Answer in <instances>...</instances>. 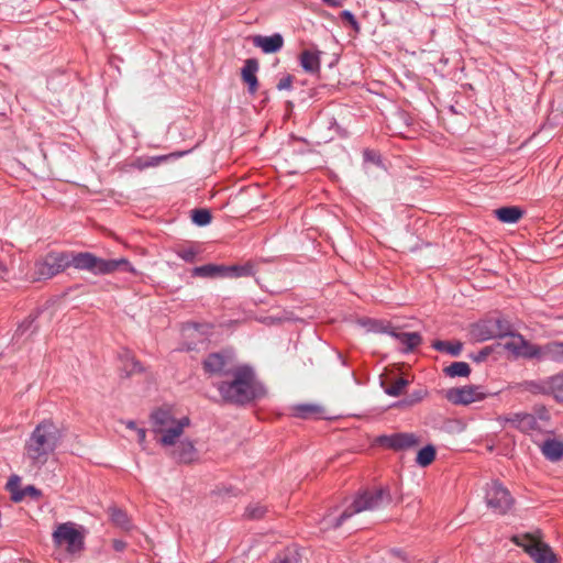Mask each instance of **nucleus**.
Here are the masks:
<instances>
[{
	"label": "nucleus",
	"instance_id": "obj_1",
	"mask_svg": "<svg viewBox=\"0 0 563 563\" xmlns=\"http://www.w3.org/2000/svg\"><path fill=\"white\" fill-rule=\"evenodd\" d=\"M223 401L245 405L265 395V389L249 366H235L223 380L214 384Z\"/></svg>",
	"mask_w": 563,
	"mask_h": 563
},
{
	"label": "nucleus",
	"instance_id": "obj_2",
	"mask_svg": "<svg viewBox=\"0 0 563 563\" xmlns=\"http://www.w3.org/2000/svg\"><path fill=\"white\" fill-rule=\"evenodd\" d=\"M62 431L52 420H43L25 442L24 454L33 465L46 463L62 440Z\"/></svg>",
	"mask_w": 563,
	"mask_h": 563
},
{
	"label": "nucleus",
	"instance_id": "obj_3",
	"mask_svg": "<svg viewBox=\"0 0 563 563\" xmlns=\"http://www.w3.org/2000/svg\"><path fill=\"white\" fill-rule=\"evenodd\" d=\"M150 423L156 442L163 448H169L177 444L185 429L190 426V419L187 416L177 418L172 408L161 407L151 413Z\"/></svg>",
	"mask_w": 563,
	"mask_h": 563
},
{
	"label": "nucleus",
	"instance_id": "obj_4",
	"mask_svg": "<svg viewBox=\"0 0 563 563\" xmlns=\"http://www.w3.org/2000/svg\"><path fill=\"white\" fill-rule=\"evenodd\" d=\"M69 266L93 275H108L118 271L136 273L126 258L104 260L89 252L68 253Z\"/></svg>",
	"mask_w": 563,
	"mask_h": 563
},
{
	"label": "nucleus",
	"instance_id": "obj_5",
	"mask_svg": "<svg viewBox=\"0 0 563 563\" xmlns=\"http://www.w3.org/2000/svg\"><path fill=\"white\" fill-rule=\"evenodd\" d=\"M389 503L390 495L389 492L385 488L364 490L362 494L355 497L351 506L347 507L339 518H336L333 522L329 518H324L323 523L325 528H338L343 523L344 520L351 518L355 514L366 510H375Z\"/></svg>",
	"mask_w": 563,
	"mask_h": 563
},
{
	"label": "nucleus",
	"instance_id": "obj_6",
	"mask_svg": "<svg viewBox=\"0 0 563 563\" xmlns=\"http://www.w3.org/2000/svg\"><path fill=\"white\" fill-rule=\"evenodd\" d=\"M86 530L73 521L59 523L52 533L56 548L64 549L65 555L77 559L85 550Z\"/></svg>",
	"mask_w": 563,
	"mask_h": 563
},
{
	"label": "nucleus",
	"instance_id": "obj_7",
	"mask_svg": "<svg viewBox=\"0 0 563 563\" xmlns=\"http://www.w3.org/2000/svg\"><path fill=\"white\" fill-rule=\"evenodd\" d=\"M68 267V253L51 252L34 263V280L49 279Z\"/></svg>",
	"mask_w": 563,
	"mask_h": 563
},
{
	"label": "nucleus",
	"instance_id": "obj_8",
	"mask_svg": "<svg viewBox=\"0 0 563 563\" xmlns=\"http://www.w3.org/2000/svg\"><path fill=\"white\" fill-rule=\"evenodd\" d=\"M485 498L487 506L499 515H505L514 505L509 490L497 482L487 486Z\"/></svg>",
	"mask_w": 563,
	"mask_h": 563
},
{
	"label": "nucleus",
	"instance_id": "obj_9",
	"mask_svg": "<svg viewBox=\"0 0 563 563\" xmlns=\"http://www.w3.org/2000/svg\"><path fill=\"white\" fill-rule=\"evenodd\" d=\"M487 396L488 394L483 390V387L476 385L450 388L445 395L450 402L463 406L484 400Z\"/></svg>",
	"mask_w": 563,
	"mask_h": 563
},
{
	"label": "nucleus",
	"instance_id": "obj_10",
	"mask_svg": "<svg viewBox=\"0 0 563 563\" xmlns=\"http://www.w3.org/2000/svg\"><path fill=\"white\" fill-rule=\"evenodd\" d=\"M375 443L394 451H405L418 445L420 440L415 433L398 432L389 435H379L376 438Z\"/></svg>",
	"mask_w": 563,
	"mask_h": 563
},
{
	"label": "nucleus",
	"instance_id": "obj_11",
	"mask_svg": "<svg viewBox=\"0 0 563 563\" xmlns=\"http://www.w3.org/2000/svg\"><path fill=\"white\" fill-rule=\"evenodd\" d=\"M242 271H243V268H240L236 266L207 264V265L195 267L192 269V276H198V277H203V278L227 276L229 274H234V276H241Z\"/></svg>",
	"mask_w": 563,
	"mask_h": 563
},
{
	"label": "nucleus",
	"instance_id": "obj_12",
	"mask_svg": "<svg viewBox=\"0 0 563 563\" xmlns=\"http://www.w3.org/2000/svg\"><path fill=\"white\" fill-rule=\"evenodd\" d=\"M170 455L179 463H192L198 459V451L189 439H179L175 446H170Z\"/></svg>",
	"mask_w": 563,
	"mask_h": 563
},
{
	"label": "nucleus",
	"instance_id": "obj_13",
	"mask_svg": "<svg viewBox=\"0 0 563 563\" xmlns=\"http://www.w3.org/2000/svg\"><path fill=\"white\" fill-rule=\"evenodd\" d=\"M234 367L235 366L230 365L228 360L220 353H212L203 361V368L206 372L222 377H227L228 372Z\"/></svg>",
	"mask_w": 563,
	"mask_h": 563
},
{
	"label": "nucleus",
	"instance_id": "obj_14",
	"mask_svg": "<svg viewBox=\"0 0 563 563\" xmlns=\"http://www.w3.org/2000/svg\"><path fill=\"white\" fill-rule=\"evenodd\" d=\"M379 331L386 332L393 338L397 339L401 344L406 346L404 350L405 352L415 350L422 342V338L418 332H397L390 329L389 325H382Z\"/></svg>",
	"mask_w": 563,
	"mask_h": 563
},
{
	"label": "nucleus",
	"instance_id": "obj_15",
	"mask_svg": "<svg viewBox=\"0 0 563 563\" xmlns=\"http://www.w3.org/2000/svg\"><path fill=\"white\" fill-rule=\"evenodd\" d=\"M253 44L260 47L264 53L272 54L282 49L284 38L279 33H275L271 36L255 35L253 37Z\"/></svg>",
	"mask_w": 563,
	"mask_h": 563
},
{
	"label": "nucleus",
	"instance_id": "obj_16",
	"mask_svg": "<svg viewBox=\"0 0 563 563\" xmlns=\"http://www.w3.org/2000/svg\"><path fill=\"white\" fill-rule=\"evenodd\" d=\"M258 70V62L255 58H247L241 70L242 80L249 86V92L254 95L258 88L256 73Z\"/></svg>",
	"mask_w": 563,
	"mask_h": 563
},
{
	"label": "nucleus",
	"instance_id": "obj_17",
	"mask_svg": "<svg viewBox=\"0 0 563 563\" xmlns=\"http://www.w3.org/2000/svg\"><path fill=\"white\" fill-rule=\"evenodd\" d=\"M544 457L551 462L563 459V442L556 439H548L540 446Z\"/></svg>",
	"mask_w": 563,
	"mask_h": 563
},
{
	"label": "nucleus",
	"instance_id": "obj_18",
	"mask_svg": "<svg viewBox=\"0 0 563 563\" xmlns=\"http://www.w3.org/2000/svg\"><path fill=\"white\" fill-rule=\"evenodd\" d=\"M300 65L307 73L316 74L320 70V53L306 49L300 54Z\"/></svg>",
	"mask_w": 563,
	"mask_h": 563
},
{
	"label": "nucleus",
	"instance_id": "obj_19",
	"mask_svg": "<svg viewBox=\"0 0 563 563\" xmlns=\"http://www.w3.org/2000/svg\"><path fill=\"white\" fill-rule=\"evenodd\" d=\"M540 539V532H538V536L533 533H523L511 537V541L516 545L523 548V550L528 554H530L534 550V548L541 542Z\"/></svg>",
	"mask_w": 563,
	"mask_h": 563
},
{
	"label": "nucleus",
	"instance_id": "obj_20",
	"mask_svg": "<svg viewBox=\"0 0 563 563\" xmlns=\"http://www.w3.org/2000/svg\"><path fill=\"white\" fill-rule=\"evenodd\" d=\"M497 219L504 223H516L518 222L522 216L523 211L519 207H503L494 210Z\"/></svg>",
	"mask_w": 563,
	"mask_h": 563
},
{
	"label": "nucleus",
	"instance_id": "obj_21",
	"mask_svg": "<svg viewBox=\"0 0 563 563\" xmlns=\"http://www.w3.org/2000/svg\"><path fill=\"white\" fill-rule=\"evenodd\" d=\"M536 563H556V559L551 548L542 541L529 554Z\"/></svg>",
	"mask_w": 563,
	"mask_h": 563
},
{
	"label": "nucleus",
	"instance_id": "obj_22",
	"mask_svg": "<svg viewBox=\"0 0 563 563\" xmlns=\"http://www.w3.org/2000/svg\"><path fill=\"white\" fill-rule=\"evenodd\" d=\"M108 512L113 525L125 531L132 529L131 520L125 511L113 506L108 509Z\"/></svg>",
	"mask_w": 563,
	"mask_h": 563
},
{
	"label": "nucleus",
	"instance_id": "obj_23",
	"mask_svg": "<svg viewBox=\"0 0 563 563\" xmlns=\"http://www.w3.org/2000/svg\"><path fill=\"white\" fill-rule=\"evenodd\" d=\"M543 360L563 362V342H549L543 345Z\"/></svg>",
	"mask_w": 563,
	"mask_h": 563
},
{
	"label": "nucleus",
	"instance_id": "obj_24",
	"mask_svg": "<svg viewBox=\"0 0 563 563\" xmlns=\"http://www.w3.org/2000/svg\"><path fill=\"white\" fill-rule=\"evenodd\" d=\"M521 350L518 357L543 360V345H536L527 340L520 341Z\"/></svg>",
	"mask_w": 563,
	"mask_h": 563
},
{
	"label": "nucleus",
	"instance_id": "obj_25",
	"mask_svg": "<svg viewBox=\"0 0 563 563\" xmlns=\"http://www.w3.org/2000/svg\"><path fill=\"white\" fill-rule=\"evenodd\" d=\"M443 372L449 377H467L471 374V367L466 362H453Z\"/></svg>",
	"mask_w": 563,
	"mask_h": 563
},
{
	"label": "nucleus",
	"instance_id": "obj_26",
	"mask_svg": "<svg viewBox=\"0 0 563 563\" xmlns=\"http://www.w3.org/2000/svg\"><path fill=\"white\" fill-rule=\"evenodd\" d=\"M522 386L526 390H529L533 394L550 395L551 391L550 377L542 380L525 382Z\"/></svg>",
	"mask_w": 563,
	"mask_h": 563
},
{
	"label": "nucleus",
	"instance_id": "obj_27",
	"mask_svg": "<svg viewBox=\"0 0 563 563\" xmlns=\"http://www.w3.org/2000/svg\"><path fill=\"white\" fill-rule=\"evenodd\" d=\"M295 417L307 419L322 413V408L317 405L303 404L294 407Z\"/></svg>",
	"mask_w": 563,
	"mask_h": 563
},
{
	"label": "nucleus",
	"instance_id": "obj_28",
	"mask_svg": "<svg viewBox=\"0 0 563 563\" xmlns=\"http://www.w3.org/2000/svg\"><path fill=\"white\" fill-rule=\"evenodd\" d=\"M432 346L440 352H446L452 356H459L462 352V343H451L448 341H435Z\"/></svg>",
	"mask_w": 563,
	"mask_h": 563
},
{
	"label": "nucleus",
	"instance_id": "obj_29",
	"mask_svg": "<svg viewBox=\"0 0 563 563\" xmlns=\"http://www.w3.org/2000/svg\"><path fill=\"white\" fill-rule=\"evenodd\" d=\"M435 459V449L432 445H427L422 448L416 457V462L418 465L426 467L430 465Z\"/></svg>",
	"mask_w": 563,
	"mask_h": 563
},
{
	"label": "nucleus",
	"instance_id": "obj_30",
	"mask_svg": "<svg viewBox=\"0 0 563 563\" xmlns=\"http://www.w3.org/2000/svg\"><path fill=\"white\" fill-rule=\"evenodd\" d=\"M520 431L523 433H530L531 431L540 430V423L537 422V417L529 412H522Z\"/></svg>",
	"mask_w": 563,
	"mask_h": 563
},
{
	"label": "nucleus",
	"instance_id": "obj_31",
	"mask_svg": "<svg viewBox=\"0 0 563 563\" xmlns=\"http://www.w3.org/2000/svg\"><path fill=\"white\" fill-rule=\"evenodd\" d=\"M122 372H124L125 376L129 377L133 374L143 372V367L139 361L126 354L123 361Z\"/></svg>",
	"mask_w": 563,
	"mask_h": 563
},
{
	"label": "nucleus",
	"instance_id": "obj_32",
	"mask_svg": "<svg viewBox=\"0 0 563 563\" xmlns=\"http://www.w3.org/2000/svg\"><path fill=\"white\" fill-rule=\"evenodd\" d=\"M408 385V380L400 377V378H397L395 380H393L389 385H385V393L389 396H394V397H397V396H400L406 386Z\"/></svg>",
	"mask_w": 563,
	"mask_h": 563
},
{
	"label": "nucleus",
	"instance_id": "obj_33",
	"mask_svg": "<svg viewBox=\"0 0 563 563\" xmlns=\"http://www.w3.org/2000/svg\"><path fill=\"white\" fill-rule=\"evenodd\" d=\"M550 395H552L559 402H563V375L550 377Z\"/></svg>",
	"mask_w": 563,
	"mask_h": 563
},
{
	"label": "nucleus",
	"instance_id": "obj_34",
	"mask_svg": "<svg viewBox=\"0 0 563 563\" xmlns=\"http://www.w3.org/2000/svg\"><path fill=\"white\" fill-rule=\"evenodd\" d=\"M192 222L197 225H207L211 222V213L208 209H194L191 211Z\"/></svg>",
	"mask_w": 563,
	"mask_h": 563
},
{
	"label": "nucleus",
	"instance_id": "obj_35",
	"mask_svg": "<svg viewBox=\"0 0 563 563\" xmlns=\"http://www.w3.org/2000/svg\"><path fill=\"white\" fill-rule=\"evenodd\" d=\"M266 511L267 509L265 506L260 504H251L246 507L244 516L252 520H258L265 516Z\"/></svg>",
	"mask_w": 563,
	"mask_h": 563
},
{
	"label": "nucleus",
	"instance_id": "obj_36",
	"mask_svg": "<svg viewBox=\"0 0 563 563\" xmlns=\"http://www.w3.org/2000/svg\"><path fill=\"white\" fill-rule=\"evenodd\" d=\"M523 340V336L520 334H511L510 338L505 342L504 347L518 357L521 350L520 341Z\"/></svg>",
	"mask_w": 563,
	"mask_h": 563
},
{
	"label": "nucleus",
	"instance_id": "obj_37",
	"mask_svg": "<svg viewBox=\"0 0 563 563\" xmlns=\"http://www.w3.org/2000/svg\"><path fill=\"white\" fill-rule=\"evenodd\" d=\"M167 159V156H154V157H150L145 161H139L135 166L140 169H144V168H147V167H154V166H157L159 163L164 162Z\"/></svg>",
	"mask_w": 563,
	"mask_h": 563
},
{
	"label": "nucleus",
	"instance_id": "obj_38",
	"mask_svg": "<svg viewBox=\"0 0 563 563\" xmlns=\"http://www.w3.org/2000/svg\"><path fill=\"white\" fill-rule=\"evenodd\" d=\"M537 417V422H549L550 413L544 406H536L533 409V413Z\"/></svg>",
	"mask_w": 563,
	"mask_h": 563
},
{
	"label": "nucleus",
	"instance_id": "obj_39",
	"mask_svg": "<svg viewBox=\"0 0 563 563\" xmlns=\"http://www.w3.org/2000/svg\"><path fill=\"white\" fill-rule=\"evenodd\" d=\"M340 16L343 21H346L352 26V29L354 31H356V32L360 31V24L356 21L355 16L353 15L352 12L344 10L341 12Z\"/></svg>",
	"mask_w": 563,
	"mask_h": 563
},
{
	"label": "nucleus",
	"instance_id": "obj_40",
	"mask_svg": "<svg viewBox=\"0 0 563 563\" xmlns=\"http://www.w3.org/2000/svg\"><path fill=\"white\" fill-rule=\"evenodd\" d=\"M521 417L522 412H515L506 415V422L510 423L514 428L520 431L521 428Z\"/></svg>",
	"mask_w": 563,
	"mask_h": 563
},
{
	"label": "nucleus",
	"instance_id": "obj_41",
	"mask_svg": "<svg viewBox=\"0 0 563 563\" xmlns=\"http://www.w3.org/2000/svg\"><path fill=\"white\" fill-rule=\"evenodd\" d=\"M274 563H297V555L292 552H285L279 554Z\"/></svg>",
	"mask_w": 563,
	"mask_h": 563
},
{
	"label": "nucleus",
	"instance_id": "obj_42",
	"mask_svg": "<svg viewBox=\"0 0 563 563\" xmlns=\"http://www.w3.org/2000/svg\"><path fill=\"white\" fill-rule=\"evenodd\" d=\"M291 84H292V77L290 75H288L278 81L277 88L279 90L289 89L291 87Z\"/></svg>",
	"mask_w": 563,
	"mask_h": 563
},
{
	"label": "nucleus",
	"instance_id": "obj_43",
	"mask_svg": "<svg viewBox=\"0 0 563 563\" xmlns=\"http://www.w3.org/2000/svg\"><path fill=\"white\" fill-rule=\"evenodd\" d=\"M489 353H490V349L484 347L476 355L473 356V360L475 362H482V361L486 360V357L489 355Z\"/></svg>",
	"mask_w": 563,
	"mask_h": 563
},
{
	"label": "nucleus",
	"instance_id": "obj_44",
	"mask_svg": "<svg viewBox=\"0 0 563 563\" xmlns=\"http://www.w3.org/2000/svg\"><path fill=\"white\" fill-rule=\"evenodd\" d=\"M179 255L186 262H194V260L196 257V252L190 249V250L183 251Z\"/></svg>",
	"mask_w": 563,
	"mask_h": 563
},
{
	"label": "nucleus",
	"instance_id": "obj_45",
	"mask_svg": "<svg viewBox=\"0 0 563 563\" xmlns=\"http://www.w3.org/2000/svg\"><path fill=\"white\" fill-rule=\"evenodd\" d=\"M427 395V391L426 390H417L415 393H412L411 395V400L409 401L410 405L415 404V402H419L420 400L423 399V397Z\"/></svg>",
	"mask_w": 563,
	"mask_h": 563
},
{
	"label": "nucleus",
	"instance_id": "obj_46",
	"mask_svg": "<svg viewBox=\"0 0 563 563\" xmlns=\"http://www.w3.org/2000/svg\"><path fill=\"white\" fill-rule=\"evenodd\" d=\"M137 442L145 449L146 430L144 428L136 429Z\"/></svg>",
	"mask_w": 563,
	"mask_h": 563
},
{
	"label": "nucleus",
	"instance_id": "obj_47",
	"mask_svg": "<svg viewBox=\"0 0 563 563\" xmlns=\"http://www.w3.org/2000/svg\"><path fill=\"white\" fill-rule=\"evenodd\" d=\"M126 548V543L122 540H114L113 541V549L115 551H123Z\"/></svg>",
	"mask_w": 563,
	"mask_h": 563
},
{
	"label": "nucleus",
	"instance_id": "obj_48",
	"mask_svg": "<svg viewBox=\"0 0 563 563\" xmlns=\"http://www.w3.org/2000/svg\"><path fill=\"white\" fill-rule=\"evenodd\" d=\"M322 2L334 8L343 5V0H322Z\"/></svg>",
	"mask_w": 563,
	"mask_h": 563
},
{
	"label": "nucleus",
	"instance_id": "obj_49",
	"mask_svg": "<svg viewBox=\"0 0 563 563\" xmlns=\"http://www.w3.org/2000/svg\"><path fill=\"white\" fill-rule=\"evenodd\" d=\"M24 494L35 497L40 495V492L34 486H27L24 489Z\"/></svg>",
	"mask_w": 563,
	"mask_h": 563
},
{
	"label": "nucleus",
	"instance_id": "obj_50",
	"mask_svg": "<svg viewBox=\"0 0 563 563\" xmlns=\"http://www.w3.org/2000/svg\"><path fill=\"white\" fill-rule=\"evenodd\" d=\"M33 320H25L19 328H18V332H21L23 333L31 324H32Z\"/></svg>",
	"mask_w": 563,
	"mask_h": 563
},
{
	"label": "nucleus",
	"instance_id": "obj_51",
	"mask_svg": "<svg viewBox=\"0 0 563 563\" xmlns=\"http://www.w3.org/2000/svg\"><path fill=\"white\" fill-rule=\"evenodd\" d=\"M124 423H125V426H126V428H128V429L134 430L135 432H136V429H139V428L136 427V423H135L134 421H132V420L126 421V422H124Z\"/></svg>",
	"mask_w": 563,
	"mask_h": 563
},
{
	"label": "nucleus",
	"instance_id": "obj_52",
	"mask_svg": "<svg viewBox=\"0 0 563 563\" xmlns=\"http://www.w3.org/2000/svg\"><path fill=\"white\" fill-rule=\"evenodd\" d=\"M505 418H506V415H504V416H499V417L497 418V421H498L500 424L507 423Z\"/></svg>",
	"mask_w": 563,
	"mask_h": 563
},
{
	"label": "nucleus",
	"instance_id": "obj_53",
	"mask_svg": "<svg viewBox=\"0 0 563 563\" xmlns=\"http://www.w3.org/2000/svg\"><path fill=\"white\" fill-rule=\"evenodd\" d=\"M490 336H492V334H488V335H484V334H482V335H481V339H482V340H486V339H489Z\"/></svg>",
	"mask_w": 563,
	"mask_h": 563
},
{
	"label": "nucleus",
	"instance_id": "obj_54",
	"mask_svg": "<svg viewBox=\"0 0 563 563\" xmlns=\"http://www.w3.org/2000/svg\"><path fill=\"white\" fill-rule=\"evenodd\" d=\"M371 154H372L371 152H365V156H366L367 158H369V159H373V156H371Z\"/></svg>",
	"mask_w": 563,
	"mask_h": 563
},
{
	"label": "nucleus",
	"instance_id": "obj_55",
	"mask_svg": "<svg viewBox=\"0 0 563 563\" xmlns=\"http://www.w3.org/2000/svg\"><path fill=\"white\" fill-rule=\"evenodd\" d=\"M13 498H14L15 500H20V499H21V496H13Z\"/></svg>",
	"mask_w": 563,
	"mask_h": 563
},
{
	"label": "nucleus",
	"instance_id": "obj_56",
	"mask_svg": "<svg viewBox=\"0 0 563 563\" xmlns=\"http://www.w3.org/2000/svg\"><path fill=\"white\" fill-rule=\"evenodd\" d=\"M393 553L400 556V551H393Z\"/></svg>",
	"mask_w": 563,
	"mask_h": 563
}]
</instances>
